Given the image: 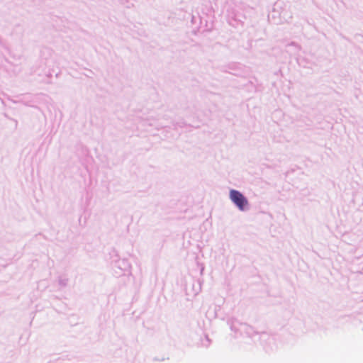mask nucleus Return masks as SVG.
<instances>
[{
	"instance_id": "nucleus-1",
	"label": "nucleus",
	"mask_w": 363,
	"mask_h": 363,
	"mask_svg": "<svg viewBox=\"0 0 363 363\" xmlns=\"http://www.w3.org/2000/svg\"><path fill=\"white\" fill-rule=\"evenodd\" d=\"M229 197L240 211H244L247 205V201L243 195L236 190H230Z\"/></svg>"
}]
</instances>
